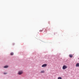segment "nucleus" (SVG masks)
Listing matches in <instances>:
<instances>
[{
    "instance_id": "8",
    "label": "nucleus",
    "mask_w": 79,
    "mask_h": 79,
    "mask_svg": "<svg viewBox=\"0 0 79 79\" xmlns=\"http://www.w3.org/2000/svg\"><path fill=\"white\" fill-rule=\"evenodd\" d=\"M41 73H44L45 72L44 70L42 71L41 72Z\"/></svg>"
},
{
    "instance_id": "11",
    "label": "nucleus",
    "mask_w": 79,
    "mask_h": 79,
    "mask_svg": "<svg viewBox=\"0 0 79 79\" xmlns=\"http://www.w3.org/2000/svg\"><path fill=\"white\" fill-rule=\"evenodd\" d=\"M4 74H7V73H4Z\"/></svg>"
},
{
    "instance_id": "1",
    "label": "nucleus",
    "mask_w": 79,
    "mask_h": 79,
    "mask_svg": "<svg viewBox=\"0 0 79 79\" xmlns=\"http://www.w3.org/2000/svg\"><path fill=\"white\" fill-rule=\"evenodd\" d=\"M67 67L66 65H64L63 66V67H62V69L63 70H65L66 69H67Z\"/></svg>"
},
{
    "instance_id": "3",
    "label": "nucleus",
    "mask_w": 79,
    "mask_h": 79,
    "mask_svg": "<svg viewBox=\"0 0 79 79\" xmlns=\"http://www.w3.org/2000/svg\"><path fill=\"white\" fill-rule=\"evenodd\" d=\"M47 64H43V65H42V67H43V68L47 66Z\"/></svg>"
},
{
    "instance_id": "7",
    "label": "nucleus",
    "mask_w": 79,
    "mask_h": 79,
    "mask_svg": "<svg viewBox=\"0 0 79 79\" xmlns=\"http://www.w3.org/2000/svg\"><path fill=\"white\" fill-rule=\"evenodd\" d=\"M13 55H14V53L13 52H11L10 53V55L11 56H13Z\"/></svg>"
},
{
    "instance_id": "5",
    "label": "nucleus",
    "mask_w": 79,
    "mask_h": 79,
    "mask_svg": "<svg viewBox=\"0 0 79 79\" xmlns=\"http://www.w3.org/2000/svg\"><path fill=\"white\" fill-rule=\"evenodd\" d=\"M69 57L70 58H72L73 57V56L72 55H69Z\"/></svg>"
},
{
    "instance_id": "4",
    "label": "nucleus",
    "mask_w": 79,
    "mask_h": 79,
    "mask_svg": "<svg viewBox=\"0 0 79 79\" xmlns=\"http://www.w3.org/2000/svg\"><path fill=\"white\" fill-rule=\"evenodd\" d=\"M76 67H79V63H77L76 65Z\"/></svg>"
},
{
    "instance_id": "9",
    "label": "nucleus",
    "mask_w": 79,
    "mask_h": 79,
    "mask_svg": "<svg viewBox=\"0 0 79 79\" xmlns=\"http://www.w3.org/2000/svg\"><path fill=\"white\" fill-rule=\"evenodd\" d=\"M58 79H62V78H61V77H58Z\"/></svg>"
},
{
    "instance_id": "2",
    "label": "nucleus",
    "mask_w": 79,
    "mask_h": 79,
    "mask_svg": "<svg viewBox=\"0 0 79 79\" xmlns=\"http://www.w3.org/2000/svg\"><path fill=\"white\" fill-rule=\"evenodd\" d=\"M23 73V71H20L19 72L18 74L21 75Z\"/></svg>"
},
{
    "instance_id": "6",
    "label": "nucleus",
    "mask_w": 79,
    "mask_h": 79,
    "mask_svg": "<svg viewBox=\"0 0 79 79\" xmlns=\"http://www.w3.org/2000/svg\"><path fill=\"white\" fill-rule=\"evenodd\" d=\"M8 67V66H7V65L5 66L4 67V68H7Z\"/></svg>"
},
{
    "instance_id": "10",
    "label": "nucleus",
    "mask_w": 79,
    "mask_h": 79,
    "mask_svg": "<svg viewBox=\"0 0 79 79\" xmlns=\"http://www.w3.org/2000/svg\"><path fill=\"white\" fill-rule=\"evenodd\" d=\"M42 31H43L42 30H40V32H42Z\"/></svg>"
}]
</instances>
